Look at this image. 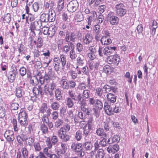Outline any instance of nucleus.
Returning <instances> with one entry per match:
<instances>
[{"mask_svg":"<svg viewBox=\"0 0 158 158\" xmlns=\"http://www.w3.org/2000/svg\"><path fill=\"white\" fill-rule=\"evenodd\" d=\"M32 7L35 12L37 11L39 8V4L37 2H34L32 6Z\"/></svg>","mask_w":158,"mask_h":158,"instance_id":"338daca9","label":"nucleus"},{"mask_svg":"<svg viewBox=\"0 0 158 158\" xmlns=\"http://www.w3.org/2000/svg\"><path fill=\"white\" fill-rule=\"evenodd\" d=\"M55 96L56 100L58 101L61 100L62 98L61 90L60 89L58 88L56 89L55 92Z\"/></svg>","mask_w":158,"mask_h":158,"instance_id":"c756f323","label":"nucleus"},{"mask_svg":"<svg viewBox=\"0 0 158 158\" xmlns=\"http://www.w3.org/2000/svg\"><path fill=\"white\" fill-rule=\"evenodd\" d=\"M19 123L20 124L23 126H25L28 124V121L27 118H19Z\"/></svg>","mask_w":158,"mask_h":158,"instance_id":"79ce46f5","label":"nucleus"},{"mask_svg":"<svg viewBox=\"0 0 158 158\" xmlns=\"http://www.w3.org/2000/svg\"><path fill=\"white\" fill-rule=\"evenodd\" d=\"M137 33L139 35H143V27L142 24L139 25L136 27Z\"/></svg>","mask_w":158,"mask_h":158,"instance_id":"6e6d98bb","label":"nucleus"},{"mask_svg":"<svg viewBox=\"0 0 158 158\" xmlns=\"http://www.w3.org/2000/svg\"><path fill=\"white\" fill-rule=\"evenodd\" d=\"M58 135L62 141L64 142H67L70 139L69 136L66 133L64 132L58 133Z\"/></svg>","mask_w":158,"mask_h":158,"instance_id":"393cba45","label":"nucleus"},{"mask_svg":"<svg viewBox=\"0 0 158 158\" xmlns=\"http://www.w3.org/2000/svg\"><path fill=\"white\" fill-rule=\"evenodd\" d=\"M41 26V23L39 21H35L31 23L29 30L32 33L31 36L34 37L35 35V31L40 30Z\"/></svg>","mask_w":158,"mask_h":158,"instance_id":"f03ea898","label":"nucleus"},{"mask_svg":"<svg viewBox=\"0 0 158 158\" xmlns=\"http://www.w3.org/2000/svg\"><path fill=\"white\" fill-rule=\"evenodd\" d=\"M69 89H73L76 86V83L73 80H69Z\"/></svg>","mask_w":158,"mask_h":158,"instance_id":"5fc2aeb1","label":"nucleus"},{"mask_svg":"<svg viewBox=\"0 0 158 158\" xmlns=\"http://www.w3.org/2000/svg\"><path fill=\"white\" fill-rule=\"evenodd\" d=\"M113 71V69L109 65H106L103 67V72L107 74H110Z\"/></svg>","mask_w":158,"mask_h":158,"instance_id":"473e14b6","label":"nucleus"},{"mask_svg":"<svg viewBox=\"0 0 158 158\" xmlns=\"http://www.w3.org/2000/svg\"><path fill=\"white\" fill-rule=\"evenodd\" d=\"M98 52L99 55L100 56H103V55L108 56L111 54L107 47H106L103 49L102 46H99Z\"/></svg>","mask_w":158,"mask_h":158,"instance_id":"f8f14e48","label":"nucleus"},{"mask_svg":"<svg viewBox=\"0 0 158 158\" xmlns=\"http://www.w3.org/2000/svg\"><path fill=\"white\" fill-rule=\"evenodd\" d=\"M98 100L94 98H89L88 99L89 103L91 105H95Z\"/></svg>","mask_w":158,"mask_h":158,"instance_id":"4d7b16f0","label":"nucleus"},{"mask_svg":"<svg viewBox=\"0 0 158 158\" xmlns=\"http://www.w3.org/2000/svg\"><path fill=\"white\" fill-rule=\"evenodd\" d=\"M120 60L119 56L117 55H111L108 56L107 58V61L110 64H113L114 66H117Z\"/></svg>","mask_w":158,"mask_h":158,"instance_id":"39448f33","label":"nucleus"},{"mask_svg":"<svg viewBox=\"0 0 158 158\" xmlns=\"http://www.w3.org/2000/svg\"><path fill=\"white\" fill-rule=\"evenodd\" d=\"M78 7V3L77 1L73 0L71 1L68 4L67 9L70 12H74L77 10Z\"/></svg>","mask_w":158,"mask_h":158,"instance_id":"0eeeda50","label":"nucleus"},{"mask_svg":"<svg viewBox=\"0 0 158 158\" xmlns=\"http://www.w3.org/2000/svg\"><path fill=\"white\" fill-rule=\"evenodd\" d=\"M53 62L54 63V69L56 71H59L61 68L60 65V60L58 57H55L53 59Z\"/></svg>","mask_w":158,"mask_h":158,"instance_id":"a211bd4d","label":"nucleus"},{"mask_svg":"<svg viewBox=\"0 0 158 158\" xmlns=\"http://www.w3.org/2000/svg\"><path fill=\"white\" fill-rule=\"evenodd\" d=\"M44 93L47 96L52 97L53 95V91L49 89V86H48L47 85L44 86Z\"/></svg>","mask_w":158,"mask_h":158,"instance_id":"cd10ccee","label":"nucleus"},{"mask_svg":"<svg viewBox=\"0 0 158 158\" xmlns=\"http://www.w3.org/2000/svg\"><path fill=\"white\" fill-rule=\"evenodd\" d=\"M90 14L91 15L89 16L88 18V24L89 25H90L92 22L94 21L97 17L96 12L95 11H91Z\"/></svg>","mask_w":158,"mask_h":158,"instance_id":"f3484780","label":"nucleus"},{"mask_svg":"<svg viewBox=\"0 0 158 158\" xmlns=\"http://www.w3.org/2000/svg\"><path fill=\"white\" fill-rule=\"evenodd\" d=\"M91 129H92L87 127V125L83 127V135L85 140H88L91 134L90 131Z\"/></svg>","mask_w":158,"mask_h":158,"instance_id":"ddd939ff","label":"nucleus"},{"mask_svg":"<svg viewBox=\"0 0 158 158\" xmlns=\"http://www.w3.org/2000/svg\"><path fill=\"white\" fill-rule=\"evenodd\" d=\"M42 120L43 123H41L47 124L49 121L48 117L46 116V114H43L42 118Z\"/></svg>","mask_w":158,"mask_h":158,"instance_id":"0e129e2a","label":"nucleus"},{"mask_svg":"<svg viewBox=\"0 0 158 158\" xmlns=\"http://www.w3.org/2000/svg\"><path fill=\"white\" fill-rule=\"evenodd\" d=\"M19 118H27L28 116L25 110H22L20 111L19 114Z\"/></svg>","mask_w":158,"mask_h":158,"instance_id":"49530a36","label":"nucleus"},{"mask_svg":"<svg viewBox=\"0 0 158 158\" xmlns=\"http://www.w3.org/2000/svg\"><path fill=\"white\" fill-rule=\"evenodd\" d=\"M96 133L98 136H102L103 137H107V135L104 131V130L102 128H97L96 131Z\"/></svg>","mask_w":158,"mask_h":158,"instance_id":"b1692460","label":"nucleus"},{"mask_svg":"<svg viewBox=\"0 0 158 158\" xmlns=\"http://www.w3.org/2000/svg\"><path fill=\"white\" fill-rule=\"evenodd\" d=\"M60 106L59 103L56 101L51 103L50 106L51 108L55 111L58 110Z\"/></svg>","mask_w":158,"mask_h":158,"instance_id":"2f4dec72","label":"nucleus"},{"mask_svg":"<svg viewBox=\"0 0 158 158\" xmlns=\"http://www.w3.org/2000/svg\"><path fill=\"white\" fill-rule=\"evenodd\" d=\"M108 50L111 54H114L117 48L115 47H111L110 46H107Z\"/></svg>","mask_w":158,"mask_h":158,"instance_id":"052dcab7","label":"nucleus"},{"mask_svg":"<svg viewBox=\"0 0 158 158\" xmlns=\"http://www.w3.org/2000/svg\"><path fill=\"white\" fill-rule=\"evenodd\" d=\"M51 116L53 120H56L58 118V113L57 111H54L52 113H51Z\"/></svg>","mask_w":158,"mask_h":158,"instance_id":"603ef678","label":"nucleus"},{"mask_svg":"<svg viewBox=\"0 0 158 158\" xmlns=\"http://www.w3.org/2000/svg\"><path fill=\"white\" fill-rule=\"evenodd\" d=\"M75 49V45L72 42H70L68 45H65L62 48L63 51L67 53L70 49Z\"/></svg>","mask_w":158,"mask_h":158,"instance_id":"6ab92c4d","label":"nucleus"},{"mask_svg":"<svg viewBox=\"0 0 158 158\" xmlns=\"http://www.w3.org/2000/svg\"><path fill=\"white\" fill-rule=\"evenodd\" d=\"M61 86L63 89H69V81H67V79H62L60 82Z\"/></svg>","mask_w":158,"mask_h":158,"instance_id":"bb28decb","label":"nucleus"},{"mask_svg":"<svg viewBox=\"0 0 158 158\" xmlns=\"http://www.w3.org/2000/svg\"><path fill=\"white\" fill-rule=\"evenodd\" d=\"M93 30L94 31L95 34L100 33V27L99 25H95L93 27Z\"/></svg>","mask_w":158,"mask_h":158,"instance_id":"680f3d73","label":"nucleus"},{"mask_svg":"<svg viewBox=\"0 0 158 158\" xmlns=\"http://www.w3.org/2000/svg\"><path fill=\"white\" fill-rule=\"evenodd\" d=\"M77 65L83 66L85 62V60L83 55L80 54L77 58Z\"/></svg>","mask_w":158,"mask_h":158,"instance_id":"5701e85b","label":"nucleus"},{"mask_svg":"<svg viewBox=\"0 0 158 158\" xmlns=\"http://www.w3.org/2000/svg\"><path fill=\"white\" fill-rule=\"evenodd\" d=\"M105 155V153L104 150L101 148H100L98 151L97 158H103Z\"/></svg>","mask_w":158,"mask_h":158,"instance_id":"ea45409f","label":"nucleus"},{"mask_svg":"<svg viewBox=\"0 0 158 158\" xmlns=\"http://www.w3.org/2000/svg\"><path fill=\"white\" fill-rule=\"evenodd\" d=\"M43 40L40 36H39L37 41L36 47L40 48L43 45Z\"/></svg>","mask_w":158,"mask_h":158,"instance_id":"a18cd8bd","label":"nucleus"},{"mask_svg":"<svg viewBox=\"0 0 158 158\" xmlns=\"http://www.w3.org/2000/svg\"><path fill=\"white\" fill-rule=\"evenodd\" d=\"M102 139L99 142L101 146L104 147L106 146L107 144V142L106 141V137H103Z\"/></svg>","mask_w":158,"mask_h":158,"instance_id":"69168bd1","label":"nucleus"},{"mask_svg":"<svg viewBox=\"0 0 158 158\" xmlns=\"http://www.w3.org/2000/svg\"><path fill=\"white\" fill-rule=\"evenodd\" d=\"M4 135L6 140L9 142H12L15 139L14 133L12 131L6 130Z\"/></svg>","mask_w":158,"mask_h":158,"instance_id":"1a4fd4ad","label":"nucleus"},{"mask_svg":"<svg viewBox=\"0 0 158 158\" xmlns=\"http://www.w3.org/2000/svg\"><path fill=\"white\" fill-rule=\"evenodd\" d=\"M66 105L68 108H71L73 107L74 103L71 98H67L65 101Z\"/></svg>","mask_w":158,"mask_h":158,"instance_id":"c85d7f7f","label":"nucleus"},{"mask_svg":"<svg viewBox=\"0 0 158 158\" xmlns=\"http://www.w3.org/2000/svg\"><path fill=\"white\" fill-rule=\"evenodd\" d=\"M124 8V5L122 3L117 4L116 5V13L118 16L122 17L126 14L127 10Z\"/></svg>","mask_w":158,"mask_h":158,"instance_id":"7ed1b4c3","label":"nucleus"},{"mask_svg":"<svg viewBox=\"0 0 158 158\" xmlns=\"http://www.w3.org/2000/svg\"><path fill=\"white\" fill-rule=\"evenodd\" d=\"M33 92L35 96H39L40 94L41 96L44 94L43 91V88L40 85H38L37 87H34L33 88Z\"/></svg>","mask_w":158,"mask_h":158,"instance_id":"dca6fc26","label":"nucleus"},{"mask_svg":"<svg viewBox=\"0 0 158 158\" xmlns=\"http://www.w3.org/2000/svg\"><path fill=\"white\" fill-rule=\"evenodd\" d=\"M68 94L69 96V98H71L74 101L77 100V96L75 94V93H73L72 90H69L68 91Z\"/></svg>","mask_w":158,"mask_h":158,"instance_id":"a19ab883","label":"nucleus"},{"mask_svg":"<svg viewBox=\"0 0 158 158\" xmlns=\"http://www.w3.org/2000/svg\"><path fill=\"white\" fill-rule=\"evenodd\" d=\"M121 107L119 105H116L115 107L113 109V114L114 113H118L121 111Z\"/></svg>","mask_w":158,"mask_h":158,"instance_id":"774afa93","label":"nucleus"},{"mask_svg":"<svg viewBox=\"0 0 158 158\" xmlns=\"http://www.w3.org/2000/svg\"><path fill=\"white\" fill-rule=\"evenodd\" d=\"M48 14H42L40 17V22H47L49 21L48 19Z\"/></svg>","mask_w":158,"mask_h":158,"instance_id":"c9c22d12","label":"nucleus"},{"mask_svg":"<svg viewBox=\"0 0 158 158\" xmlns=\"http://www.w3.org/2000/svg\"><path fill=\"white\" fill-rule=\"evenodd\" d=\"M11 123L13 125L14 129L15 131H17L18 127L17 126V122L16 119L13 118L12 120L11 121Z\"/></svg>","mask_w":158,"mask_h":158,"instance_id":"8fccbe9b","label":"nucleus"},{"mask_svg":"<svg viewBox=\"0 0 158 158\" xmlns=\"http://www.w3.org/2000/svg\"><path fill=\"white\" fill-rule=\"evenodd\" d=\"M21 151L23 158H28V151L26 148L25 147L22 148Z\"/></svg>","mask_w":158,"mask_h":158,"instance_id":"e433bc0d","label":"nucleus"},{"mask_svg":"<svg viewBox=\"0 0 158 158\" xmlns=\"http://www.w3.org/2000/svg\"><path fill=\"white\" fill-rule=\"evenodd\" d=\"M90 94V91L88 89L84 90L82 94V96L84 99H88L89 98Z\"/></svg>","mask_w":158,"mask_h":158,"instance_id":"37998d69","label":"nucleus"},{"mask_svg":"<svg viewBox=\"0 0 158 158\" xmlns=\"http://www.w3.org/2000/svg\"><path fill=\"white\" fill-rule=\"evenodd\" d=\"M19 71L20 74L22 77L26 74L27 72L26 69L23 67L21 68L19 70Z\"/></svg>","mask_w":158,"mask_h":158,"instance_id":"bf43d9fd","label":"nucleus"},{"mask_svg":"<svg viewBox=\"0 0 158 158\" xmlns=\"http://www.w3.org/2000/svg\"><path fill=\"white\" fill-rule=\"evenodd\" d=\"M61 63L62 69H64L67 62V59L66 56L64 54H60L59 58Z\"/></svg>","mask_w":158,"mask_h":158,"instance_id":"a878e982","label":"nucleus"},{"mask_svg":"<svg viewBox=\"0 0 158 158\" xmlns=\"http://www.w3.org/2000/svg\"><path fill=\"white\" fill-rule=\"evenodd\" d=\"M47 147L45 148L44 149L43 152H44L46 155L47 156H48V155L49 154H50L51 153L50 152H51V150H50L52 147H51L49 148L48 145H46Z\"/></svg>","mask_w":158,"mask_h":158,"instance_id":"13d9d810","label":"nucleus"},{"mask_svg":"<svg viewBox=\"0 0 158 158\" xmlns=\"http://www.w3.org/2000/svg\"><path fill=\"white\" fill-rule=\"evenodd\" d=\"M106 9V7L104 5H101L98 7V10L100 13H103Z\"/></svg>","mask_w":158,"mask_h":158,"instance_id":"e2e57ef3","label":"nucleus"},{"mask_svg":"<svg viewBox=\"0 0 158 158\" xmlns=\"http://www.w3.org/2000/svg\"><path fill=\"white\" fill-rule=\"evenodd\" d=\"M88 5L92 8H95L99 4L100 2L98 0H87Z\"/></svg>","mask_w":158,"mask_h":158,"instance_id":"aec40b11","label":"nucleus"},{"mask_svg":"<svg viewBox=\"0 0 158 158\" xmlns=\"http://www.w3.org/2000/svg\"><path fill=\"white\" fill-rule=\"evenodd\" d=\"M106 97L108 102L107 103H109L110 104L114 103L116 101L117 97L114 94L111 93L108 94Z\"/></svg>","mask_w":158,"mask_h":158,"instance_id":"2eb2a0df","label":"nucleus"},{"mask_svg":"<svg viewBox=\"0 0 158 158\" xmlns=\"http://www.w3.org/2000/svg\"><path fill=\"white\" fill-rule=\"evenodd\" d=\"M64 0H58L57 5L56 9V11L60 13L64 7Z\"/></svg>","mask_w":158,"mask_h":158,"instance_id":"4be33fe9","label":"nucleus"},{"mask_svg":"<svg viewBox=\"0 0 158 158\" xmlns=\"http://www.w3.org/2000/svg\"><path fill=\"white\" fill-rule=\"evenodd\" d=\"M25 141L27 143L28 145L30 146H32L35 141V139L34 138L29 137L28 138L25 139Z\"/></svg>","mask_w":158,"mask_h":158,"instance_id":"864d4df0","label":"nucleus"},{"mask_svg":"<svg viewBox=\"0 0 158 158\" xmlns=\"http://www.w3.org/2000/svg\"><path fill=\"white\" fill-rule=\"evenodd\" d=\"M82 144L84 152L85 151H90L93 148V144L90 141H85V142Z\"/></svg>","mask_w":158,"mask_h":158,"instance_id":"4468645a","label":"nucleus"},{"mask_svg":"<svg viewBox=\"0 0 158 158\" xmlns=\"http://www.w3.org/2000/svg\"><path fill=\"white\" fill-rule=\"evenodd\" d=\"M44 137L46 138L45 141L46 144L48 145L49 148L52 147L53 145H56L58 143V138L56 135H53L51 138L46 136Z\"/></svg>","mask_w":158,"mask_h":158,"instance_id":"423d86ee","label":"nucleus"},{"mask_svg":"<svg viewBox=\"0 0 158 158\" xmlns=\"http://www.w3.org/2000/svg\"><path fill=\"white\" fill-rule=\"evenodd\" d=\"M40 130L42 133L46 134L48 133V128L47 126L44 123H41L40 125Z\"/></svg>","mask_w":158,"mask_h":158,"instance_id":"f704fd0d","label":"nucleus"},{"mask_svg":"<svg viewBox=\"0 0 158 158\" xmlns=\"http://www.w3.org/2000/svg\"><path fill=\"white\" fill-rule=\"evenodd\" d=\"M70 58L72 60H73L75 59L77 56L74 49L71 50L69 52Z\"/></svg>","mask_w":158,"mask_h":158,"instance_id":"de8ad7c7","label":"nucleus"},{"mask_svg":"<svg viewBox=\"0 0 158 158\" xmlns=\"http://www.w3.org/2000/svg\"><path fill=\"white\" fill-rule=\"evenodd\" d=\"M17 73V70L15 68H13L12 70L9 72L8 78L10 82H13L15 78L16 75Z\"/></svg>","mask_w":158,"mask_h":158,"instance_id":"9b49d317","label":"nucleus"},{"mask_svg":"<svg viewBox=\"0 0 158 158\" xmlns=\"http://www.w3.org/2000/svg\"><path fill=\"white\" fill-rule=\"evenodd\" d=\"M22 87H18L16 89V96L18 98L21 97L23 94V92L22 89Z\"/></svg>","mask_w":158,"mask_h":158,"instance_id":"72a5a7b5","label":"nucleus"},{"mask_svg":"<svg viewBox=\"0 0 158 158\" xmlns=\"http://www.w3.org/2000/svg\"><path fill=\"white\" fill-rule=\"evenodd\" d=\"M76 33L74 32H71L70 34L68 33L66 35L65 38V41L68 43L75 42L77 39Z\"/></svg>","mask_w":158,"mask_h":158,"instance_id":"6e6552de","label":"nucleus"},{"mask_svg":"<svg viewBox=\"0 0 158 158\" xmlns=\"http://www.w3.org/2000/svg\"><path fill=\"white\" fill-rule=\"evenodd\" d=\"M47 105L46 103H44L41 105V107L39 108V111L41 113H44L46 111L47 108Z\"/></svg>","mask_w":158,"mask_h":158,"instance_id":"58836bf2","label":"nucleus"},{"mask_svg":"<svg viewBox=\"0 0 158 158\" xmlns=\"http://www.w3.org/2000/svg\"><path fill=\"white\" fill-rule=\"evenodd\" d=\"M11 20V16L9 13H6L5 14L4 17L3 18V21L4 23H7L9 24Z\"/></svg>","mask_w":158,"mask_h":158,"instance_id":"7c9ffc66","label":"nucleus"},{"mask_svg":"<svg viewBox=\"0 0 158 158\" xmlns=\"http://www.w3.org/2000/svg\"><path fill=\"white\" fill-rule=\"evenodd\" d=\"M107 20L110 24L116 25L118 24L119 19L118 18L114 15L113 12H110L108 13L106 17Z\"/></svg>","mask_w":158,"mask_h":158,"instance_id":"20e7f679","label":"nucleus"},{"mask_svg":"<svg viewBox=\"0 0 158 158\" xmlns=\"http://www.w3.org/2000/svg\"><path fill=\"white\" fill-rule=\"evenodd\" d=\"M56 120V121L55 122V126L56 127L58 128L62 125L63 123V121L61 119H57Z\"/></svg>","mask_w":158,"mask_h":158,"instance_id":"3c124183","label":"nucleus"},{"mask_svg":"<svg viewBox=\"0 0 158 158\" xmlns=\"http://www.w3.org/2000/svg\"><path fill=\"white\" fill-rule=\"evenodd\" d=\"M19 107V104L18 103L12 102L10 104V108L11 110H18Z\"/></svg>","mask_w":158,"mask_h":158,"instance_id":"c03bdc74","label":"nucleus"},{"mask_svg":"<svg viewBox=\"0 0 158 158\" xmlns=\"http://www.w3.org/2000/svg\"><path fill=\"white\" fill-rule=\"evenodd\" d=\"M72 150L74 152L80 157H82L85 155V152L83 149L81 143H73L71 146Z\"/></svg>","mask_w":158,"mask_h":158,"instance_id":"f257e3e1","label":"nucleus"},{"mask_svg":"<svg viewBox=\"0 0 158 158\" xmlns=\"http://www.w3.org/2000/svg\"><path fill=\"white\" fill-rule=\"evenodd\" d=\"M104 110L106 114L108 115H111L114 114L113 109L111 106V104L109 103H107L105 102L104 104Z\"/></svg>","mask_w":158,"mask_h":158,"instance_id":"9d476101","label":"nucleus"},{"mask_svg":"<svg viewBox=\"0 0 158 158\" xmlns=\"http://www.w3.org/2000/svg\"><path fill=\"white\" fill-rule=\"evenodd\" d=\"M100 41L102 45H106L110 44L112 42L110 39L105 36H102Z\"/></svg>","mask_w":158,"mask_h":158,"instance_id":"412c9836","label":"nucleus"},{"mask_svg":"<svg viewBox=\"0 0 158 158\" xmlns=\"http://www.w3.org/2000/svg\"><path fill=\"white\" fill-rule=\"evenodd\" d=\"M82 132L80 130H78L76 133L75 138L77 141H80L82 138Z\"/></svg>","mask_w":158,"mask_h":158,"instance_id":"4c0bfd02","label":"nucleus"},{"mask_svg":"<svg viewBox=\"0 0 158 158\" xmlns=\"http://www.w3.org/2000/svg\"><path fill=\"white\" fill-rule=\"evenodd\" d=\"M95 107L99 109V110H101L103 107V103L101 101L98 99L95 104Z\"/></svg>","mask_w":158,"mask_h":158,"instance_id":"09e8293b","label":"nucleus"}]
</instances>
